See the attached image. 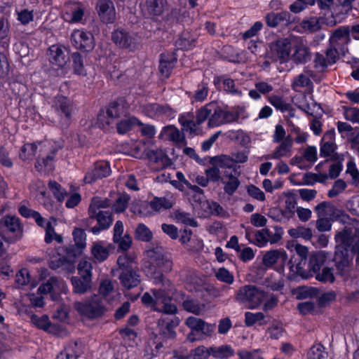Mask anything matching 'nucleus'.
Segmentation results:
<instances>
[{
    "label": "nucleus",
    "mask_w": 359,
    "mask_h": 359,
    "mask_svg": "<svg viewBox=\"0 0 359 359\" xmlns=\"http://www.w3.org/2000/svg\"><path fill=\"white\" fill-rule=\"evenodd\" d=\"M72 59L74 72L78 75L85 76L86 71L84 67L82 55L78 52H74L72 54Z\"/></svg>",
    "instance_id": "nucleus-50"
},
{
    "label": "nucleus",
    "mask_w": 359,
    "mask_h": 359,
    "mask_svg": "<svg viewBox=\"0 0 359 359\" xmlns=\"http://www.w3.org/2000/svg\"><path fill=\"white\" fill-rule=\"evenodd\" d=\"M327 253L325 251H320L316 252L310 256L309 261V273L311 276H313V273H316L319 271H320L321 267L324 264L326 259H327Z\"/></svg>",
    "instance_id": "nucleus-32"
},
{
    "label": "nucleus",
    "mask_w": 359,
    "mask_h": 359,
    "mask_svg": "<svg viewBox=\"0 0 359 359\" xmlns=\"http://www.w3.org/2000/svg\"><path fill=\"white\" fill-rule=\"evenodd\" d=\"M214 107V103L210 102L205 104L196 111V121L198 125L203 123L208 118L212 115V107Z\"/></svg>",
    "instance_id": "nucleus-51"
},
{
    "label": "nucleus",
    "mask_w": 359,
    "mask_h": 359,
    "mask_svg": "<svg viewBox=\"0 0 359 359\" xmlns=\"http://www.w3.org/2000/svg\"><path fill=\"white\" fill-rule=\"evenodd\" d=\"M264 319L265 315L262 312L252 313L247 311L245 313V325L247 327H251L255 324L259 326L265 325Z\"/></svg>",
    "instance_id": "nucleus-39"
},
{
    "label": "nucleus",
    "mask_w": 359,
    "mask_h": 359,
    "mask_svg": "<svg viewBox=\"0 0 359 359\" xmlns=\"http://www.w3.org/2000/svg\"><path fill=\"white\" fill-rule=\"evenodd\" d=\"M111 205V201L107 198L94 197L90 204L88 212L104 211L102 209L110 207Z\"/></svg>",
    "instance_id": "nucleus-43"
},
{
    "label": "nucleus",
    "mask_w": 359,
    "mask_h": 359,
    "mask_svg": "<svg viewBox=\"0 0 359 359\" xmlns=\"http://www.w3.org/2000/svg\"><path fill=\"white\" fill-rule=\"evenodd\" d=\"M45 242L46 243H50L53 240H55L58 243H62V236L55 233L54 228L52 225V223L50 222H47L45 226Z\"/></svg>",
    "instance_id": "nucleus-54"
},
{
    "label": "nucleus",
    "mask_w": 359,
    "mask_h": 359,
    "mask_svg": "<svg viewBox=\"0 0 359 359\" xmlns=\"http://www.w3.org/2000/svg\"><path fill=\"white\" fill-rule=\"evenodd\" d=\"M335 133L334 130L327 131L320 142V156L321 157L332 156L333 161H341L342 156L336 153L337 145L334 142Z\"/></svg>",
    "instance_id": "nucleus-11"
},
{
    "label": "nucleus",
    "mask_w": 359,
    "mask_h": 359,
    "mask_svg": "<svg viewBox=\"0 0 359 359\" xmlns=\"http://www.w3.org/2000/svg\"><path fill=\"white\" fill-rule=\"evenodd\" d=\"M238 115L232 111L224 110L214 103L212 107V115L208 119V126L214 128L236 121Z\"/></svg>",
    "instance_id": "nucleus-12"
},
{
    "label": "nucleus",
    "mask_w": 359,
    "mask_h": 359,
    "mask_svg": "<svg viewBox=\"0 0 359 359\" xmlns=\"http://www.w3.org/2000/svg\"><path fill=\"white\" fill-rule=\"evenodd\" d=\"M159 71L165 78H168L177 61V57L174 52L163 53L160 55Z\"/></svg>",
    "instance_id": "nucleus-23"
},
{
    "label": "nucleus",
    "mask_w": 359,
    "mask_h": 359,
    "mask_svg": "<svg viewBox=\"0 0 359 359\" xmlns=\"http://www.w3.org/2000/svg\"><path fill=\"white\" fill-rule=\"evenodd\" d=\"M290 13L287 11L275 13H270L266 16V22L268 26L276 27L280 23L289 20Z\"/></svg>",
    "instance_id": "nucleus-38"
},
{
    "label": "nucleus",
    "mask_w": 359,
    "mask_h": 359,
    "mask_svg": "<svg viewBox=\"0 0 359 359\" xmlns=\"http://www.w3.org/2000/svg\"><path fill=\"white\" fill-rule=\"evenodd\" d=\"M304 179L307 184L313 185L316 182L324 183L328 179V176L325 173L309 172L304 175Z\"/></svg>",
    "instance_id": "nucleus-61"
},
{
    "label": "nucleus",
    "mask_w": 359,
    "mask_h": 359,
    "mask_svg": "<svg viewBox=\"0 0 359 359\" xmlns=\"http://www.w3.org/2000/svg\"><path fill=\"white\" fill-rule=\"evenodd\" d=\"M337 243L333 261L337 273L344 279L349 276L350 264L352 261L351 254L356 253V262L359 264V243H353L351 235L346 231H340L335 235Z\"/></svg>",
    "instance_id": "nucleus-1"
},
{
    "label": "nucleus",
    "mask_w": 359,
    "mask_h": 359,
    "mask_svg": "<svg viewBox=\"0 0 359 359\" xmlns=\"http://www.w3.org/2000/svg\"><path fill=\"white\" fill-rule=\"evenodd\" d=\"M315 274L316 279L322 283H333L334 281V276L332 268L324 267L321 271H319Z\"/></svg>",
    "instance_id": "nucleus-56"
},
{
    "label": "nucleus",
    "mask_w": 359,
    "mask_h": 359,
    "mask_svg": "<svg viewBox=\"0 0 359 359\" xmlns=\"http://www.w3.org/2000/svg\"><path fill=\"white\" fill-rule=\"evenodd\" d=\"M194 115L191 114H187V115H182L179 118V122L182 126V130L187 132H189L190 134L196 133V126L198 125L196 121L194 122L192 119Z\"/></svg>",
    "instance_id": "nucleus-44"
},
{
    "label": "nucleus",
    "mask_w": 359,
    "mask_h": 359,
    "mask_svg": "<svg viewBox=\"0 0 359 359\" xmlns=\"http://www.w3.org/2000/svg\"><path fill=\"white\" fill-rule=\"evenodd\" d=\"M58 284L59 280L57 278L50 277L46 283L40 285L38 292L43 294L50 293Z\"/></svg>",
    "instance_id": "nucleus-62"
},
{
    "label": "nucleus",
    "mask_w": 359,
    "mask_h": 359,
    "mask_svg": "<svg viewBox=\"0 0 359 359\" xmlns=\"http://www.w3.org/2000/svg\"><path fill=\"white\" fill-rule=\"evenodd\" d=\"M87 225H91L94 220L97 221V225L90 229L94 234H98L100 231L108 229L112 224L113 217L110 211H93L88 212Z\"/></svg>",
    "instance_id": "nucleus-9"
},
{
    "label": "nucleus",
    "mask_w": 359,
    "mask_h": 359,
    "mask_svg": "<svg viewBox=\"0 0 359 359\" xmlns=\"http://www.w3.org/2000/svg\"><path fill=\"white\" fill-rule=\"evenodd\" d=\"M50 104L52 109L59 117L60 126L62 128H67L76 111V107L73 102L67 97L57 95L52 99Z\"/></svg>",
    "instance_id": "nucleus-4"
},
{
    "label": "nucleus",
    "mask_w": 359,
    "mask_h": 359,
    "mask_svg": "<svg viewBox=\"0 0 359 359\" xmlns=\"http://www.w3.org/2000/svg\"><path fill=\"white\" fill-rule=\"evenodd\" d=\"M269 102L277 110H280L281 112H285L290 109V104L287 103L282 97L271 95L269 97Z\"/></svg>",
    "instance_id": "nucleus-55"
},
{
    "label": "nucleus",
    "mask_w": 359,
    "mask_h": 359,
    "mask_svg": "<svg viewBox=\"0 0 359 359\" xmlns=\"http://www.w3.org/2000/svg\"><path fill=\"white\" fill-rule=\"evenodd\" d=\"M347 51L348 48L344 46H342V47L340 48V46L330 44L329 48L325 51V56L327 60V62L330 65L336 63L339 60V55H345Z\"/></svg>",
    "instance_id": "nucleus-35"
},
{
    "label": "nucleus",
    "mask_w": 359,
    "mask_h": 359,
    "mask_svg": "<svg viewBox=\"0 0 359 359\" xmlns=\"http://www.w3.org/2000/svg\"><path fill=\"white\" fill-rule=\"evenodd\" d=\"M301 260L291 258L287 262L289 273L287 278L290 280L299 281L300 279H307L311 277L309 272L304 269L306 264H302Z\"/></svg>",
    "instance_id": "nucleus-19"
},
{
    "label": "nucleus",
    "mask_w": 359,
    "mask_h": 359,
    "mask_svg": "<svg viewBox=\"0 0 359 359\" xmlns=\"http://www.w3.org/2000/svg\"><path fill=\"white\" fill-rule=\"evenodd\" d=\"M149 205L153 210L158 212L172 207V203L165 197H154L150 201Z\"/></svg>",
    "instance_id": "nucleus-46"
},
{
    "label": "nucleus",
    "mask_w": 359,
    "mask_h": 359,
    "mask_svg": "<svg viewBox=\"0 0 359 359\" xmlns=\"http://www.w3.org/2000/svg\"><path fill=\"white\" fill-rule=\"evenodd\" d=\"M147 260L144 264V271L146 275L158 285L163 280V275L158 269L162 268L163 271L168 272L172 270V262L164 252L162 247H156L146 251Z\"/></svg>",
    "instance_id": "nucleus-2"
},
{
    "label": "nucleus",
    "mask_w": 359,
    "mask_h": 359,
    "mask_svg": "<svg viewBox=\"0 0 359 359\" xmlns=\"http://www.w3.org/2000/svg\"><path fill=\"white\" fill-rule=\"evenodd\" d=\"M31 322L39 329L47 330L50 325L49 318L46 315L39 317L35 314H32Z\"/></svg>",
    "instance_id": "nucleus-58"
},
{
    "label": "nucleus",
    "mask_w": 359,
    "mask_h": 359,
    "mask_svg": "<svg viewBox=\"0 0 359 359\" xmlns=\"http://www.w3.org/2000/svg\"><path fill=\"white\" fill-rule=\"evenodd\" d=\"M71 283L74 294H83L91 289L92 279L81 276H72Z\"/></svg>",
    "instance_id": "nucleus-31"
},
{
    "label": "nucleus",
    "mask_w": 359,
    "mask_h": 359,
    "mask_svg": "<svg viewBox=\"0 0 359 359\" xmlns=\"http://www.w3.org/2000/svg\"><path fill=\"white\" fill-rule=\"evenodd\" d=\"M74 308L79 314L90 319L98 318L106 311L102 297L96 294L83 302H76Z\"/></svg>",
    "instance_id": "nucleus-5"
},
{
    "label": "nucleus",
    "mask_w": 359,
    "mask_h": 359,
    "mask_svg": "<svg viewBox=\"0 0 359 359\" xmlns=\"http://www.w3.org/2000/svg\"><path fill=\"white\" fill-rule=\"evenodd\" d=\"M328 353L321 344L313 345L307 353V359H327Z\"/></svg>",
    "instance_id": "nucleus-45"
},
{
    "label": "nucleus",
    "mask_w": 359,
    "mask_h": 359,
    "mask_svg": "<svg viewBox=\"0 0 359 359\" xmlns=\"http://www.w3.org/2000/svg\"><path fill=\"white\" fill-rule=\"evenodd\" d=\"M300 26L304 32L308 33H313L320 29L319 19L316 17H311L309 19L303 20L300 23Z\"/></svg>",
    "instance_id": "nucleus-49"
},
{
    "label": "nucleus",
    "mask_w": 359,
    "mask_h": 359,
    "mask_svg": "<svg viewBox=\"0 0 359 359\" xmlns=\"http://www.w3.org/2000/svg\"><path fill=\"white\" fill-rule=\"evenodd\" d=\"M48 186L58 201L61 202L65 199L67 191L59 183L55 181L50 180L49 181Z\"/></svg>",
    "instance_id": "nucleus-57"
},
{
    "label": "nucleus",
    "mask_w": 359,
    "mask_h": 359,
    "mask_svg": "<svg viewBox=\"0 0 359 359\" xmlns=\"http://www.w3.org/2000/svg\"><path fill=\"white\" fill-rule=\"evenodd\" d=\"M344 115L347 121L359 123V109L356 107H343Z\"/></svg>",
    "instance_id": "nucleus-64"
},
{
    "label": "nucleus",
    "mask_w": 359,
    "mask_h": 359,
    "mask_svg": "<svg viewBox=\"0 0 359 359\" xmlns=\"http://www.w3.org/2000/svg\"><path fill=\"white\" fill-rule=\"evenodd\" d=\"M167 8V0H146L143 11L149 18L157 20Z\"/></svg>",
    "instance_id": "nucleus-18"
},
{
    "label": "nucleus",
    "mask_w": 359,
    "mask_h": 359,
    "mask_svg": "<svg viewBox=\"0 0 359 359\" xmlns=\"http://www.w3.org/2000/svg\"><path fill=\"white\" fill-rule=\"evenodd\" d=\"M119 280L122 285L129 290L140 284V276L135 269H126L119 273Z\"/></svg>",
    "instance_id": "nucleus-26"
},
{
    "label": "nucleus",
    "mask_w": 359,
    "mask_h": 359,
    "mask_svg": "<svg viewBox=\"0 0 359 359\" xmlns=\"http://www.w3.org/2000/svg\"><path fill=\"white\" fill-rule=\"evenodd\" d=\"M37 145L35 143L25 144L20 150L19 157L21 160L31 161L35 156Z\"/></svg>",
    "instance_id": "nucleus-41"
},
{
    "label": "nucleus",
    "mask_w": 359,
    "mask_h": 359,
    "mask_svg": "<svg viewBox=\"0 0 359 359\" xmlns=\"http://www.w3.org/2000/svg\"><path fill=\"white\" fill-rule=\"evenodd\" d=\"M290 58L297 65L305 64L311 60V49L305 39L299 38L295 41Z\"/></svg>",
    "instance_id": "nucleus-13"
},
{
    "label": "nucleus",
    "mask_w": 359,
    "mask_h": 359,
    "mask_svg": "<svg viewBox=\"0 0 359 359\" xmlns=\"http://www.w3.org/2000/svg\"><path fill=\"white\" fill-rule=\"evenodd\" d=\"M92 269L93 266L90 260L83 259L79 261L77 266L79 276L85 278L89 277V278L92 279Z\"/></svg>",
    "instance_id": "nucleus-52"
},
{
    "label": "nucleus",
    "mask_w": 359,
    "mask_h": 359,
    "mask_svg": "<svg viewBox=\"0 0 359 359\" xmlns=\"http://www.w3.org/2000/svg\"><path fill=\"white\" fill-rule=\"evenodd\" d=\"M291 42L287 38H282L271 43L270 45V53L274 61L280 63L285 62L290 57L291 52Z\"/></svg>",
    "instance_id": "nucleus-10"
},
{
    "label": "nucleus",
    "mask_w": 359,
    "mask_h": 359,
    "mask_svg": "<svg viewBox=\"0 0 359 359\" xmlns=\"http://www.w3.org/2000/svg\"><path fill=\"white\" fill-rule=\"evenodd\" d=\"M106 114L107 117L105 123L107 125H110L115 119L124 114V109L123 105L118 102H112L109 103Z\"/></svg>",
    "instance_id": "nucleus-34"
},
{
    "label": "nucleus",
    "mask_w": 359,
    "mask_h": 359,
    "mask_svg": "<svg viewBox=\"0 0 359 359\" xmlns=\"http://www.w3.org/2000/svg\"><path fill=\"white\" fill-rule=\"evenodd\" d=\"M293 140L290 135L287 136L274 151L265 156L266 159H280L282 157L290 156L292 148Z\"/></svg>",
    "instance_id": "nucleus-25"
},
{
    "label": "nucleus",
    "mask_w": 359,
    "mask_h": 359,
    "mask_svg": "<svg viewBox=\"0 0 359 359\" xmlns=\"http://www.w3.org/2000/svg\"><path fill=\"white\" fill-rule=\"evenodd\" d=\"M203 320L194 316H190L186 320V325L191 329V332L187 335V340L190 342L200 340V330Z\"/></svg>",
    "instance_id": "nucleus-30"
},
{
    "label": "nucleus",
    "mask_w": 359,
    "mask_h": 359,
    "mask_svg": "<svg viewBox=\"0 0 359 359\" xmlns=\"http://www.w3.org/2000/svg\"><path fill=\"white\" fill-rule=\"evenodd\" d=\"M0 236L8 243H15L22 236V226L15 216H6L0 220Z\"/></svg>",
    "instance_id": "nucleus-6"
},
{
    "label": "nucleus",
    "mask_w": 359,
    "mask_h": 359,
    "mask_svg": "<svg viewBox=\"0 0 359 359\" xmlns=\"http://www.w3.org/2000/svg\"><path fill=\"white\" fill-rule=\"evenodd\" d=\"M145 156L150 162L156 163L160 168H166L172 164L171 159L161 150H146Z\"/></svg>",
    "instance_id": "nucleus-27"
},
{
    "label": "nucleus",
    "mask_w": 359,
    "mask_h": 359,
    "mask_svg": "<svg viewBox=\"0 0 359 359\" xmlns=\"http://www.w3.org/2000/svg\"><path fill=\"white\" fill-rule=\"evenodd\" d=\"M95 9L100 20L105 24L113 23L116 20V10L111 0H98Z\"/></svg>",
    "instance_id": "nucleus-15"
},
{
    "label": "nucleus",
    "mask_w": 359,
    "mask_h": 359,
    "mask_svg": "<svg viewBox=\"0 0 359 359\" xmlns=\"http://www.w3.org/2000/svg\"><path fill=\"white\" fill-rule=\"evenodd\" d=\"M135 257L133 255L123 254L120 255L117 259V264L118 265V271H123L127 270L135 269L133 264L135 262Z\"/></svg>",
    "instance_id": "nucleus-47"
},
{
    "label": "nucleus",
    "mask_w": 359,
    "mask_h": 359,
    "mask_svg": "<svg viewBox=\"0 0 359 359\" xmlns=\"http://www.w3.org/2000/svg\"><path fill=\"white\" fill-rule=\"evenodd\" d=\"M287 255L283 250H273L266 252L263 256L262 262L266 267H273L279 273H284Z\"/></svg>",
    "instance_id": "nucleus-8"
},
{
    "label": "nucleus",
    "mask_w": 359,
    "mask_h": 359,
    "mask_svg": "<svg viewBox=\"0 0 359 359\" xmlns=\"http://www.w3.org/2000/svg\"><path fill=\"white\" fill-rule=\"evenodd\" d=\"M182 306L184 310L196 315H199L205 309L204 304H201L198 300L191 298L184 300Z\"/></svg>",
    "instance_id": "nucleus-42"
},
{
    "label": "nucleus",
    "mask_w": 359,
    "mask_h": 359,
    "mask_svg": "<svg viewBox=\"0 0 359 359\" xmlns=\"http://www.w3.org/2000/svg\"><path fill=\"white\" fill-rule=\"evenodd\" d=\"M58 151L57 147H53L46 157L38 158L35 164V168L38 170L43 169L50 170L53 169V162L54 161L56 153Z\"/></svg>",
    "instance_id": "nucleus-33"
},
{
    "label": "nucleus",
    "mask_w": 359,
    "mask_h": 359,
    "mask_svg": "<svg viewBox=\"0 0 359 359\" xmlns=\"http://www.w3.org/2000/svg\"><path fill=\"white\" fill-rule=\"evenodd\" d=\"M71 42L76 49L84 52H89L94 48L93 36L88 32L74 31L71 36Z\"/></svg>",
    "instance_id": "nucleus-14"
},
{
    "label": "nucleus",
    "mask_w": 359,
    "mask_h": 359,
    "mask_svg": "<svg viewBox=\"0 0 359 359\" xmlns=\"http://www.w3.org/2000/svg\"><path fill=\"white\" fill-rule=\"evenodd\" d=\"M81 350L76 341L71 342L57 356V359H77Z\"/></svg>",
    "instance_id": "nucleus-36"
},
{
    "label": "nucleus",
    "mask_w": 359,
    "mask_h": 359,
    "mask_svg": "<svg viewBox=\"0 0 359 359\" xmlns=\"http://www.w3.org/2000/svg\"><path fill=\"white\" fill-rule=\"evenodd\" d=\"M137 124H140V121L135 116L121 120L117 123V131L119 134H125Z\"/></svg>",
    "instance_id": "nucleus-48"
},
{
    "label": "nucleus",
    "mask_w": 359,
    "mask_h": 359,
    "mask_svg": "<svg viewBox=\"0 0 359 359\" xmlns=\"http://www.w3.org/2000/svg\"><path fill=\"white\" fill-rule=\"evenodd\" d=\"M111 249V245L98 241L93 243L91 248V253L95 260L102 262L107 259Z\"/></svg>",
    "instance_id": "nucleus-29"
},
{
    "label": "nucleus",
    "mask_w": 359,
    "mask_h": 359,
    "mask_svg": "<svg viewBox=\"0 0 359 359\" xmlns=\"http://www.w3.org/2000/svg\"><path fill=\"white\" fill-rule=\"evenodd\" d=\"M111 39L114 43L122 48L133 50L135 47V37L124 29H116L112 32Z\"/></svg>",
    "instance_id": "nucleus-20"
},
{
    "label": "nucleus",
    "mask_w": 359,
    "mask_h": 359,
    "mask_svg": "<svg viewBox=\"0 0 359 359\" xmlns=\"http://www.w3.org/2000/svg\"><path fill=\"white\" fill-rule=\"evenodd\" d=\"M163 133L170 141L177 146L182 147L187 144L184 133L174 126L164 127Z\"/></svg>",
    "instance_id": "nucleus-28"
},
{
    "label": "nucleus",
    "mask_w": 359,
    "mask_h": 359,
    "mask_svg": "<svg viewBox=\"0 0 359 359\" xmlns=\"http://www.w3.org/2000/svg\"><path fill=\"white\" fill-rule=\"evenodd\" d=\"M162 284V287L158 289H151V293L154 296V311H156L165 314H175L177 313V307L174 304L171 303V297L168 292L171 283L169 280L163 277V280L158 284Z\"/></svg>",
    "instance_id": "nucleus-3"
},
{
    "label": "nucleus",
    "mask_w": 359,
    "mask_h": 359,
    "mask_svg": "<svg viewBox=\"0 0 359 359\" xmlns=\"http://www.w3.org/2000/svg\"><path fill=\"white\" fill-rule=\"evenodd\" d=\"M236 300L247 304L246 307L253 309L258 307L265 298V293L254 285H245L236 294Z\"/></svg>",
    "instance_id": "nucleus-7"
},
{
    "label": "nucleus",
    "mask_w": 359,
    "mask_h": 359,
    "mask_svg": "<svg viewBox=\"0 0 359 359\" xmlns=\"http://www.w3.org/2000/svg\"><path fill=\"white\" fill-rule=\"evenodd\" d=\"M239 175L240 172H238L237 169H233L230 172H224L221 182L224 184V191L227 195L232 196L238 189L241 184L238 180Z\"/></svg>",
    "instance_id": "nucleus-21"
},
{
    "label": "nucleus",
    "mask_w": 359,
    "mask_h": 359,
    "mask_svg": "<svg viewBox=\"0 0 359 359\" xmlns=\"http://www.w3.org/2000/svg\"><path fill=\"white\" fill-rule=\"evenodd\" d=\"M214 162L221 168H227L236 169V165L233 159L230 156L226 155L217 156L213 158Z\"/></svg>",
    "instance_id": "nucleus-59"
},
{
    "label": "nucleus",
    "mask_w": 359,
    "mask_h": 359,
    "mask_svg": "<svg viewBox=\"0 0 359 359\" xmlns=\"http://www.w3.org/2000/svg\"><path fill=\"white\" fill-rule=\"evenodd\" d=\"M49 62L58 68L63 67L67 62V57L63 48L58 45L51 46L47 53Z\"/></svg>",
    "instance_id": "nucleus-22"
},
{
    "label": "nucleus",
    "mask_w": 359,
    "mask_h": 359,
    "mask_svg": "<svg viewBox=\"0 0 359 359\" xmlns=\"http://www.w3.org/2000/svg\"><path fill=\"white\" fill-rule=\"evenodd\" d=\"M111 173L108 162L99 161L95 163L93 168L86 173L84 180L86 183H93L97 180L107 177Z\"/></svg>",
    "instance_id": "nucleus-17"
},
{
    "label": "nucleus",
    "mask_w": 359,
    "mask_h": 359,
    "mask_svg": "<svg viewBox=\"0 0 359 359\" xmlns=\"http://www.w3.org/2000/svg\"><path fill=\"white\" fill-rule=\"evenodd\" d=\"M135 237L138 241L149 242L153 238V233L145 224L140 223L136 227Z\"/></svg>",
    "instance_id": "nucleus-40"
},
{
    "label": "nucleus",
    "mask_w": 359,
    "mask_h": 359,
    "mask_svg": "<svg viewBox=\"0 0 359 359\" xmlns=\"http://www.w3.org/2000/svg\"><path fill=\"white\" fill-rule=\"evenodd\" d=\"M333 205L327 201H323L317 205L315 211L318 217H327L331 212H333Z\"/></svg>",
    "instance_id": "nucleus-60"
},
{
    "label": "nucleus",
    "mask_w": 359,
    "mask_h": 359,
    "mask_svg": "<svg viewBox=\"0 0 359 359\" xmlns=\"http://www.w3.org/2000/svg\"><path fill=\"white\" fill-rule=\"evenodd\" d=\"M179 323L180 320L177 317H161L158 321L159 334L165 339H174L176 336L175 329Z\"/></svg>",
    "instance_id": "nucleus-16"
},
{
    "label": "nucleus",
    "mask_w": 359,
    "mask_h": 359,
    "mask_svg": "<svg viewBox=\"0 0 359 359\" xmlns=\"http://www.w3.org/2000/svg\"><path fill=\"white\" fill-rule=\"evenodd\" d=\"M289 235L294 238H302L305 240H310L312 237V232L309 228L298 226L288 231Z\"/></svg>",
    "instance_id": "nucleus-53"
},
{
    "label": "nucleus",
    "mask_w": 359,
    "mask_h": 359,
    "mask_svg": "<svg viewBox=\"0 0 359 359\" xmlns=\"http://www.w3.org/2000/svg\"><path fill=\"white\" fill-rule=\"evenodd\" d=\"M73 236L76 247L81 250L86 244V234L82 229L76 228L73 231Z\"/></svg>",
    "instance_id": "nucleus-63"
},
{
    "label": "nucleus",
    "mask_w": 359,
    "mask_h": 359,
    "mask_svg": "<svg viewBox=\"0 0 359 359\" xmlns=\"http://www.w3.org/2000/svg\"><path fill=\"white\" fill-rule=\"evenodd\" d=\"M210 355L219 359H226L232 356L234 351L230 345H222L219 346H211L209 348Z\"/></svg>",
    "instance_id": "nucleus-37"
},
{
    "label": "nucleus",
    "mask_w": 359,
    "mask_h": 359,
    "mask_svg": "<svg viewBox=\"0 0 359 359\" xmlns=\"http://www.w3.org/2000/svg\"><path fill=\"white\" fill-rule=\"evenodd\" d=\"M351 29L348 26H341L334 29L329 39V44L340 46L341 44L346 46L350 41Z\"/></svg>",
    "instance_id": "nucleus-24"
}]
</instances>
